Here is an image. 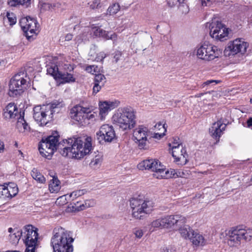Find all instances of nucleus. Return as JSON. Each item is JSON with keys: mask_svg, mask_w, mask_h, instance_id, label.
<instances>
[{"mask_svg": "<svg viewBox=\"0 0 252 252\" xmlns=\"http://www.w3.org/2000/svg\"><path fill=\"white\" fill-rule=\"evenodd\" d=\"M63 143L65 145L61 148L60 153L63 156L70 158L80 159L93 149L91 137L69 138L63 140Z\"/></svg>", "mask_w": 252, "mask_h": 252, "instance_id": "obj_1", "label": "nucleus"}, {"mask_svg": "<svg viewBox=\"0 0 252 252\" xmlns=\"http://www.w3.org/2000/svg\"><path fill=\"white\" fill-rule=\"evenodd\" d=\"M73 241L69 232L62 227H57L53 230L51 245L54 252H73Z\"/></svg>", "mask_w": 252, "mask_h": 252, "instance_id": "obj_2", "label": "nucleus"}, {"mask_svg": "<svg viewBox=\"0 0 252 252\" xmlns=\"http://www.w3.org/2000/svg\"><path fill=\"white\" fill-rule=\"evenodd\" d=\"M62 106L63 104L58 101L51 104L36 106L33 108V117L39 126H45L53 120L54 113H58Z\"/></svg>", "mask_w": 252, "mask_h": 252, "instance_id": "obj_3", "label": "nucleus"}, {"mask_svg": "<svg viewBox=\"0 0 252 252\" xmlns=\"http://www.w3.org/2000/svg\"><path fill=\"white\" fill-rule=\"evenodd\" d=\"M130 206L132 217L138 220L145 219L148 214L151 213L154 207L151 201L141 195L132 197L130 200Z\"/></svg>", "mask_w": 252, "mask_h": 252, "instance_id": "obj_4", "label": "nucleus"}, {"mask_svg": "<svg viewBox=\"0 0 252 252\" xmlns=\"http://www.w3.org/2000/svg\"><path fill=\"white\" fill-rule=\"evenodd\" d=\"M113 121L122 130L131 129L136 124L135 113L130 108L119 109L113 116Z\"/></svg>", "mask_w": 252, "mask_h": 252, "instance_id": "obj_5", "label": "nucleus"}, {"mask_svg": "<svg viewBox=\"0 0 252 252\" xmlns=\"http://www.w3.org/2000/svg\"><path fill=\"white\" fill-rule=\"evenodd\" d=\"M24 232L19 231L17 234L15 233L11 237H15L18 241L21 236H23L25 234L24 241L27 247L25 252H34L36 246L37 245V241L38 239V233L36 230H34L32 225H27L25 226Z\"/></svg>", "mask_w": 252, "mask_h": 252, "instance_id": "obj_6", "label": "nucleus"}, {"mask_svg": "<svg viewBox=\"0 0 252 252\" xmlns=\"http://www.w3.org/2000/svg\"><path fill=\"white\" fill-rule=\"evenodd\" d=\"M227 243L230 247H236L242 240L250 241L252 237V230L243 228L239 226L232 228L227 233Z\"/></svg>", "mask_w": 252, "mask_h": 252, "instance_id": "obj_7", "label": "nucleus"}, {"mask_svg": "<svg viewBox=\"0 0 252 252\" xmlns=\"http://www.w3.org/2000/svg\"><path fill=\"white\" fill-rule=\"evenodd\" d=\"M59 135L57 132L48 136L39 146L40 154L47 159H50L55 150L59 149L61 144L59 143Z\"/></svg>", "mask_w": 252, "mask_h": 252, "instance_id": "obj_8", "label": "nucleus"}, {"mask_svg": "<svg viewBox=\"0 0 252 252\" xmlns=\"http://www.w3.org/2000/svg\"><path fill=\"white\" fill-rule=\"evenodd\" d=\"M26 87L27 80L24 79V72H20L10 80L8 94L10 97H13L20 95Z\"/></svg>", "mask_w": 252, "mask_h": 252, "instance_id": "obj_9", "label": "nucleus"}, {"mask_svg": "<svg viewBox=\"0 0 252 252\" xmlns=\"http://www.w3.org/2000/svg\"><path fill=\"white\" fill-rule=\"evenodd\" d=\"M248 46V43L242 39L237 38L229 41L224 50V55L230 57L237 54L244 55L246 52Z\"/></svg>", "mask_w": 252, "mask_h": 252, "instance_id": "obj_10", "label": "nucleus"}, {"mask_svg": "<svg viewBox=\"0 0 252 252\" xmlns=\"http://www.w3.org/2000/svg\"><path fill=\"white\" fill-rule=\"evenodd\" d=\"M194 53L198 59L206 61L213 60L218 57V55L216 46L206 43L197 47Z\"/></svg>", "mask_w": 252, "mask_h": 252, "instance_id": "obj_11", "label": "nucleus"}, {"mask_svg": "<svg viewBox=\"0 0 252 252\" xmlns=\"http://www.w3.org/2000/svg\"><path fill=\"white\" fill-rule=\"evenodd\" d=\"M206 27L210 29L211 36L217 40L223 41L228 34V29L217 20L215 19L210 23H207Z\"/></svg>", "mask_w": 252, "mask_h": 252, "instance_id": "obj_12", "label": "nucleus"}, {"mask_svg": "<svg viewBox=\"0 0 252 252\" xmlns=\"http://www.w3.org/2000/svg\"><path fill=\"white\" fill-rule=\"evenodd\" d=\"M46 67L47 73L52 76L56 80H62L63 83L75 81V78L72 74L60 71L58 66L55 63L49 64Z\"/></svg>", "mask_w": 252, "mask_h": 252, "instance_id": "obj_13", "label": "nucleus"}, {"mask_svg": "<svg viewBox=\"0 0 252 252\" xmlns=\"http://www.w3.org/2000/svg\"><path fill=\"white\" fill-rule=\"evenodd\" d=\"M89 108L83 107L80 105H76L70 110L71 119L79 122L80 124H86V120L93 117V114H89Z\"/></svg>", "mask_w": 252, "mask_h": 252, "instance_id": "obj_14", "label": "nucleus"}, {"mask_svg": "<svg viewBox=\"0 0 252 252\" xmlns=\"http://www.w3.org/2000/svg\"><path fill=\"white\" fill-rule=\"evenodd\" d=\"M20 24L28 38L31 37L32 34L36 33L39 26L37 20L30 16L22 18L20 21Z\"/></svg>", "mask_w": 252, "mask_h": 252, "instance_id": "obj_15", "label": "nucleus"}, {"mask_svg": "<svg viewBox=\"0 0 252 252\" xmlns=\"http://www.w3.org/2000/svg\"><path fill=\"white\" fill-rule=\"evenodd\" d=\"M96 139L100 144L111 142L116 137V134L112 126L108 125H102L99 130L96 133Z\"/></svg>", "mask_w": 252, "mask_h": 252, "instance_id": "obj_16", "label": "nucleus"}, {"mask_svg": "<svg viewBox=\"0 0 252 252\" xmlns=\"http://www.w3.org/2000/svg\"><path fill=\"white\" fill-rule=\"evenodd\" d=\"M150 132L147 127L140 126L136 128L133 133V137L136 140L139 149H146L148 148V137Z\"/></svg>", "mask_w": 252, "mask_h": 252, "instance_id": "obj_17", "label": "nucleus"}, {"mask_svg": "<svg viewBox=\"0 0 252 252\" xmlns=\"http://www.w3.org/2000/svg\"><path fill=\"white\" fill-rule=\"evenodd\" d=\"M162 218L164 228L171 227L175 224L180 225L181 224L185 222L186 220L184 217L179 215L167 216Z\"/></svg>", "mask_w": 252, "mask_h": 252, "instance_id": "obj_18", "label": "nucleus"}, {"mask_svg": "<svg viewBox=\"0 0 252 252\" xmlns=\"http://www.w3.org/2000/svg\"><path fill=\"white\" fill-rule=\"evenodd\" d=\"M172 156L174 158L176 161H183L185 163L187 161L188 155L186 153V150L184 148L183 146H174L172 147Z\"/></svg>", "mask_w": 252, "mask_h": 252, "instance_id": "obj_19", "label": "nucleus"}, {"mask_svg": "<svg viewBox=\"0 0 252 252\" xmlns=\"http://www.w3.org/2000/svg\"><path fill=\"white\" fill-rule=\"evenodd\" d=\"M226 125L221 121H218L213 123L209 129V132L212 136L215 139H219L222 134V131L225 130Z\"/></svg>", "mask_w": 252, "mask_h": 252, "instance_id": "obj_20", "label": "nucleus"}, {"mask_svg": "<svg viewBox=\"0 0 252 252\" xmlns=\"http://www.w3.org/2000/svg\"><path fill=\"white\" fill-rule=\"evenodd\" d=\"M117 106L116 102L111 101H104L99 105V115L101 119H103L108 112Z\"/></svg>", "mask_w": 252, "mask_h": 252, "instance_id": "obj_21", "label": "nucleus"}, {"mask_svg": "<svg viewBox=\"0 0 252 252\" xmlns=\"http://www.w3.org/2000/svg\"><path fill=\"white\" fill-rule=\"evenodd\" d=\"M18 113V109L13 103H9L3 109V116L6 120L15 118Z\"/></svg>", "mask_w": 252, "mask_h": 252, "instance_id": "obj_22", "label": "nucleus"}, {"mask_svg": "<svg viewBox=\"0 0 252 252\" xmlns=\"http://www.w3.org/2000/svg\"><path fill=\"white\" fill-rule=\"evenodd\" d=\"M106 82V78L103 74L99 73L95 74L94 79V85L93 87V93L96 94L101 88L104 86Z\"/></svg>", "mask_w": 252, "mask_h": 252, "instance_id": "obj_23", "label": "nucleus"}, {"mask_svg": "<svg viewBox=\"0 0 252 252\" xmlns=\"http://www.w3.org/2000/svg\"><path fill=\"white\" fill-rule=\"evenodd\" d=\"M189 240L192 244L196 246H203L206 244V241L203 236L195 231L191 232V236Z\"/></svg>", "mask_w": 252, "mask_h": 252, "instance_id": "obj_24", "label": "nucleus"}, {"mask_svg": "<svg viewBox=\"0 0 252 252\" xmlns=\"http://www.w3.org/2000/svg\"><path fill=\"white\" fill-rule=\"evenodd\" d=\"M92 29L94 34L96 36H101L106 39H111L113 41H116L117 39V34L115 33L109 35V33H107L106 31L96 27L93 28Z\"/></svg>", "mask_w": 252, "mask_h": 252, "instance_id": "obj_25", "label": "nucleus"}, {"mask_svg": "<svg viewBox=\"0 0 252 252\" xmlns=\"http://www.w3.org/2000/svg\"><path fill=\"white\" fill-rule=\"evenodd\" d=\"M157 166V160L153 159L143 160L138 165V167L140 170L148 169L154 172V169H157L155 166Z\"/></svg>", "mask_w": 252, "mask_h": 252, "instance_id": "obj_26", "label": "nucleus"}, {"mask_svg": "<svg viewBox=\"0 0 252 252\" xmlns=\"http://www.w3.org/2000/svg\"><path fill=\"white\" fill-rule=\"evenodd\" d=\"M79 202L77 201L74 205L72 206L75 211H80L85 210L89 207H93L95 204V201L94 199L86 200L85 202L81 205H78Z\"/></svg>", "mask_w": 252, "mask_h": 252, "instance_id": "obj_27", "label": "nucleus"}, {"mask_svg": "<svg viewBox=\"0 0 252 252\" xmlns=\"http://www.w3.org/2000/svg\"><path fill=\"white\" fill-rule=\"evenodd\" d=\"M17 127L19 131L21 132L28 131L30 129V127L25 120L24 116H21V115H20V116L18 119Z\"/></svg>", "mask_w": 252, "mask_h": 252, "instance_id": "obj_28", "label": "nucleus"}, {"mask_svg": "<svg viewBox=\"0 0 252 252\" xmlns=\"http://www.w3.org/2000/svg\"><path fill=\"white\" fill-rule=\"evenodd\" d=\"M102 157L103 156L101 153H98L90 162V166L94 168L99 166L102 161Z\"/></svg>", "mask_w": 252, "mask_h": 252, "instance_id": "obj_29", "label": "nucleus"}, {"mask_svg": "<svg viewBox=\"0 0 252 252\" xmlns=\"http://www.w3.org/2000/svg\"><path fill=\"white\" fill-rule=\"evenodd\" d=\"M164 228V223L163 218H159L153 220L149 225V230L153 232L156 228Z\"/></svg>", "mask_w": 252, "mask_h": 252, "instance_id": "obj_30", "label": "nucleus"}, {"mask_svg": "<svg viewBox=\"0 0 252 252\" xmlns=\"http://www.w3.org/2000/svg\"><path fill=\"white\" fill-rule=\"evenodd\" d=\"M179 231L183 237L186 239H189L191 236V232L194 231L189 225H184L179 229Z\"/></svg>", "mask_w": 252, "mask_h": 252, "instance_id": "obj_31", "label": "nucleus"}, {"mask_svg": "<svg viewBox=\"0 0 252 252\" xmlns=\"http://www.w3.org/2000/svg\"><path fill=\"white\" fill-rule=\"evenodd\" d=\"M162 175H160L161 178H176L178 177L177 175V171L174 169H170L169 170H166L165 169L163 173H162Z\"/></svg>", "mask_w": 252, "mask_h": 252, "instance_id": "obj_32", "label": "nucleus"}, {"mask_svg": "<svg viewBox=\"0 0 252 252\" xmlns=\"http://www.w3.org/2000/svg\"><path fill=\"white\" fill-rule=\"evenodd\" d=\"M31 175L34 180H36L39 183H43L45 182L44 177L35 168H33L32 171Z\"/></svg>", "mask_w": 252, "mask_h": 252, "instance_id": "obj_33", "label": "nucleus"}, {"mask_svg": "<svg viewBox=\"0 0 252 252\" xmlns=\"http://www.w3.org/2000/svg\"><path fill=\"white\" fill-rule=\"evenodd\" d=\"M16 17L13 13L7 12L6 17L4 18V23H8L12 26L16 23Z\"/></svg>", "mask_w": 252, "mask_h": 252, "instance_id": "obj_34", "label": "nucleus"}, {"mask_svg": "<svg viewBox=\"0 0 252 252\" xmlns=\"http://www.w3.org/2000/svg\"><path fill=\"white\" fill-rule=\"evenodd\" d=\"M60 181L57 179L53 178L52 182L49 185V189L51 192H57L60 189L59 185Z\"/></svg>", "mask_w": 252, "mask_h": 252, "instance_id": "obj_35", "label": "nucleus"}, {"mask_svg": "<svg viewBox=\"0 0 252 252\" xmlns=\"http://www.w3.org/2000/svg\"><path fill=\"white\" fill-rule=\"evenodd\" d=\"M102 67L95 65H87L85 67V70L88 73L94 74L102 71Z\"/></svg>", "mask_w": 252, "mask_h": 252, "instance_id": "obj_36", "label": "nucleus"}, {"mask_svg": "<svg viewBox=\"0 0 252 252\" xmlns=\"http://www.w3.org/2000/svg\"><path fill=\"white\" fill-rule=\"evenodd\" d=\"M155 167L157 169L154 170V172H155V173L153 174V176L157 178H161L160 175H162V173L164 172L165 169L158 160H157V166L156 165Z\"/></svg>", "mask_w": 252, "mask_h": 252, "instance_id": "obj_37", "label": "nucleus"}, {"mask_svg": "<svg viewBox=\"0 0 252 252\" xmlns=\"http://www.w3.org/2000/svg\"><path fill=\"white\" fill-rule=\"evenodd\" d=\"M8 191H9V197L11 198L15 196L18 192V189L17 185L13 183H8Z\"/></svg>", "mask_w": 252, "mask_h": 252, "instance_id": "obj_38", "label": "nucleus"}, {"mask_svg": "<svg viewBox=\"0 0 252 252\" xmlns=\"http://www.w3.org/2000/svg\"><path fill=\"white\" fill-rule=\"evenodd\" d=\"M31 0H10L9 4L11 6H16L17 5H24L28 6L30 4Z\"/></svg>", "mask_w": 252, "mask_h": 252, "instance_id": "obj_39", "label": "nucleus"}, {"mask_svg": "<svg viewBox=\"0 0 252 252\" xmlns=\"http://www.w3.org/2000/svg\"><path fill=\"white\" fill-rule=\"evenodd\" d=\"M120 9V4L118 3H114L108 7L107 13L110 15H114L117 13Z\"/></svg>", "mask_w": 252, "mask_h": 252, "instance_id": "obj_40", "label": "nucleus"}, {"mask_svg": "<svg viewBox=\"0 0 252 252\" xmlns=\"http://www.w3.org/2000/svg\"><path fill=\"white\" fill-rule=\"evenodd\" d=\"M9 191H8V185L5 183L3 185L0 184V195L5 197H9Z\"/></svg>", "mask_w": 252, "mask_h": 252, "instance_id": "obj_41", "label": "nucleus"}, {"mask_svg": "<svg viewBox=\"0 0 252 252\" xmlns=\"http://www.w3.org/2000/svg\"><path fill=\"white\" fill-rule=\"evenodd\" d=\"M155 127L158 128L159 129H160V128H162L163 130V132L161 133H155L153 137L155 138L160 139L163 137V136L165 135L164 132L166 131V129L165 128L164 125H161L160 123H159L156 125Z\"/></svg>", "mask_w": 252, "mask_h": 252, "instance_id": "obj_42", "label": "nucleus"}, {"mask_svg": "<svg viewBox=\"0 0 252 252\" xmlns=\"http://www.w3.org/2000/svg\"><path fill=\"white\" fill-rule=\"evenodd\" d=\"M87 191L85 189H80L73 191L70 194V197L76 198L79 196L84 195Z\"/></svg>", "mask_w": 252, "mask_h": 252, "instance_id": "obj_43", "label": "nucleus"}, {"mask_svg": "<svg viewBox=\"0 0 252 252\" xmlns=\"http://www.w3.org/2000/svg\"><path fill=\"white\" fill-rule=\"evenodd\" d=\"M60 4L59 2L56 3H46L44 4V7L46 9L52 10L55 9L56 8H59L60 6Z\"/></svg>", "mask_w": 252, "mask_h": 252, "instance_id": "obj_44", "label": "nucleus"}, {"mask_svg": "<svg viewBox=\"0 0 252 252\" xmlns=\"http://www.w3.org/2000/svg\"><path fill=\"white\" fill-rule=\"evenodd\" d=\"M185 0H167L168 5L173 7L177 5L178 3L179 4H183Z\"/></svg>", "mask_w": 252, "mask_h": 252, "instance_id": "obj_45", "label": "nucleus"}, {"mask_svg": "<svg viewBox=\"0 0 252 252\" xmlns=\"http://www.w3.org/2000/svg\"><path fill=\"white\" fill-rule=\"evenodd\" d=\"M220 80H207V81L204 82L202 84V87H204L206 85H209L210 84H212L213 85H216L219 82H220Z\"/></svg>", "mask_w": 252, "mask_h": 252, "instance_id": "obj_46", "label": "nucleus"}, {"mask_svg": "<svg viewBox=\"0 0 252 252\" xmlns=\"http://www.w3.org/2000/svg\"><path fill=\"white\" fill-rule=\"evenodd\" d=\"M179 140V138L178 137L174 138L172 143L168 144L169 147L172 148V147H174V146H178V145H179V146H183L182 143H180Z\"/></svg>", "mask_w": 252, "mask_h": 252, "instance_id": "obj_47", "label": "nucleus"}, {"mask_svg": "<svg viewBox=\"0 0 252 252\" xmlns=\"http://www.w3.org/2000/svg\"><path fill=\"white\" fill-rule=\"evenodd\" d=\"M100 4L99 0H94L93 2L90 4V7L91 9L97 8Z\"/></svg>", "mask_w": 252, "mask_h": 252, "instance_id": "obj_48", "label": "nucleus"}, {"mask_svg": "<svg viewBox=\"0 0 252 252\" xmlns=\"http://www.w3.org/2000/svg\"><path fill=\"white\" fill-rule=\"evenodd\" d=\"M135 236L138 238H141L143 235V232L141 229H137L134 231Z\"/></svg>", "mask_w": 252, "mask_h": 252, "instance_id": "obj_49", "label": "nucleus"}, {"mask_svg": "<svg viewBox=\"0 0 252 252\" xmlns=\"http://www.w3.org/2000/svg\"><path fill=\"white\" fill-rule=\"evenodd\" d=\"M106 57V55L104 54V53L103 52H100L99 53L97 56L96 57V60H97V61H102Z\"/></svg>", "mask_w": 252, "mask_h": 252, "instance_id": "obj_50", "label": "nucleus"}, {"mask_svg": "<svg viewBox=\"0 0 252 252\" xmlns=\"http://www.w3.org/2000/svg\"><path fill=\"white\" fill-rule=\"evenodd\" d=\"M121 56V54L120 52H118L116 53L115 55L114 56V62L117 63L118 61L120 60V58Z\"/></svg>", "mask_w": 252, "mask_h": 252, "instance_id": "obj_51", "label": "nucleus"}, {"mask_svg": "<svg viewBox=\"0 0 252 252\" xmlns=\"http://www.w3.org/2000/svg\"><path fill=\"white\" fill-rule=\"evenodd\" d=\"M161 252H175V250L172 248L163 247L162 249Z\"/></svg>", "mask_w": 252, "mask_h": 252, "instance_id": "obj_52", "label": "nucleus"}, {"mask_svg": "<svg viewBox=\"0 0 252 252\" xmlns=\"http://www.w3.org/2000/svg\"><path fill=\"white\" fill-rule=\"evenodd\" d=\"M177 175H178V177H185L186 174L184 171H177Z\"/></svg>", "mask_w": 252, "mask_h": 252, "instance_id": "obj_53", "label": "nucleus"}, {"mask_svg": "<svg viewBox=\"0 0 252 252\" xmlns=\"http://www.w3.org/2000/svg\"><path fill=\"white\" fill-rule=\"evenodd\" d=\"M247 126L248 127H251L252 126V118H249L247 122Z\"/></svg>", "mask_w": 252, "mask_h": 252, "instance_id": "obj_54", "label": "nucleus"}, {"mask_svg": "<svg viewBox=\"0 0 252 252\" xmlns=\"http://www.w3.org/2000/svg\"><path fill=\"white\" fill-rule=\"evenodd\" d=\"M212 0H201L202 5L203 6H207V3L211 1Z\"/></svg>", "mask_w": 252, "mask_h": 252, "instance_id": "obj_55", "label": "nucleus"}, {"mask_svg": "<svg viewBox=\"0 0 252 252\" xmlns=\"http://www.w3.org/2000/svg\"><path fill=\"white\" fill-rule=\"evenodd\" d=\"M72 38V35L71 34H67L65 37V39L67 41H69Z\"/></svg>", "mask_w": 252, "mask_h": 252, "instance_id": "obj_56", "label": "nucleus"}, {"mask_svg": "<svg viewBox=\"0 0 252 252\" xmlns=\"http://www.w3.org/2000/svg\"><path fill=\"white\" fill-rule=\"evenodd\" d=\"M182 7H183V8L185 7V8H186V10H185V13L188 12V11H189V9H188V6H187V5L182 4V5H180V8H182Z\"/></svg>", "mask_w": 252, "mask_h": 252, "instance_id": "obj_57", "label": "nucleus"}, {"mask_svg": "<svg viewBox=\"0 0 252 252\" xmlns=\"http://www.w3.org/2000/svg\"><path fill=\"white\" fill-rule=\"evenodd\" d=\"M4 149L3 144H0V153L2 152Z\"/></svg>", "mask_w": 252, "mask_h": 252, "instance_id": "obj_58", "label": "nucleus"}, {"mask_svg": "<svg viewBox=\"0 0 252 252\" xmlns=\"http://www.w3.org/2000/svg\"><path fill=\"white\" fill-rule=\"evenodd\" d=\"M13 231V229L12 228H8V232L11 233Z\"/></svg>", "mask_w": 252, "mask_h": 252, "instance_id": "obj_59", "label": "nucleus"}, {"mask_svg": "<svg viewBox=\"0 0 252 252\" xmlns=\"http://www.w3.org/2000/svg\"><path fill=\"white\" fill-rule=\"evenodd\" d=\"M6 252H20L17 251H7Z\"/></svg>", "mask_w": 252, "mask_h": 252, "instance_id": "obj_60", "label": "nucleus"}, {"mask_svg": "<svg viewBox=\"0 0 252 252\" xmlns=\"http://www.w3.org/2000/svg\"><path fill=\"white\" fill-rule=\"evenodd\" d=\"M250 102L252 104V98L250 99Z\"/></svg>", "mask_w": 252, "mask_h": 252, "instance_id": "obj_61", "label": "nucleus"}]
</instances>
